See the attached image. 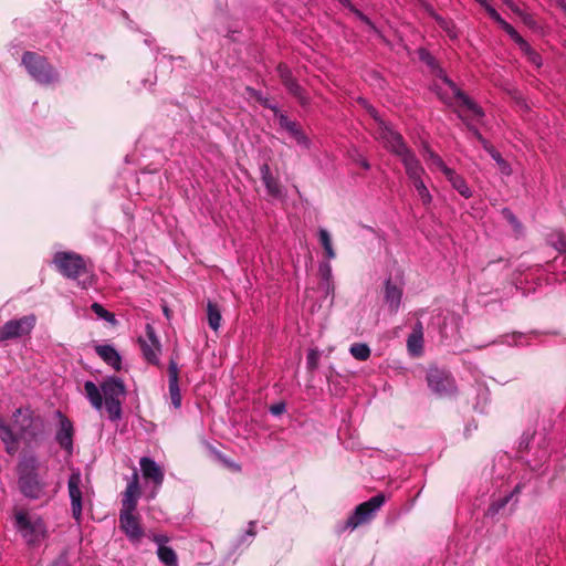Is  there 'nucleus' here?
<instances>
[{"label":"nucleus","mask_w":566,"mask_h":566,"mask_svg":"<svg viewBox=\"0 0 566 566\" xmlns=\"http://www.w3.org/2000/svg\"><path fill=\"white\" fill-rule=\"evenodd\" d=\"M423 158L431 168H437L443 172V175H447V170H451L442 160V158L432 151L430 148L424 147L423 149Z\"/></svg>","instance_id":"393cba45"},{"label":"nucleus","mask_w":566,"mask_h":566,"mask_svg":"<svg viewBox=\"0 0 566 566\" xmlns=\"http://www.w3.org/2000/svg\"><path fill=\"white\" fill-rule=\"evenodd\" d=\"M503 213H504V216L506 217V219H507L512 224H514L516 228H518V227H520V224H518V223H517V221H516V218L512 214V212H511V211H509V210H504V211H503Z\"/></svg>","instance_id":"c03bdc74"},{"label":"nucleus","mask_w":566,"mask_h":566,"mask_svg":"<svg viewBox=\"0 0 566 566\" xmlns=\"http://www.w3.org/2000/svg\"><path fill=\"white\" fill-rule=\"evenodd\" d=\"M96 352L101 356V358L106 361L108 365H111L115 369L120 368V357L118 353L108 345H99L96 346Z\"/></svg>","instance_id":"412c9836"},{"label":"nucleus","mask_w":566,"mask_h":566,"mask_svg":"<svg viewBox=\"0 0 566 566\" xmlns=\"http://www.w3.org/2000/svg\"><path fill=\"white\" fill-rule=\"evenodd\" d=\"M361 166L365 168V169H368L369 168V164L366 161V160H361Z\"/></svg>","instance_id":"49530a36"},{"label":"nucleus","mask_w":566,"mask_h":566,"mask_svg":"<svg viewBox=\"0 0 566 566\" xmlns=\"http://www.w3.org/2000/svg\"><path fill=\"white\" fill-rule=\"evenodd\" d=\"M402 290L392 284L390 281L386 282L385 286V301L388 304L391 313H397L401 303Z\"/></svg>","instance_id":"aec40b11"},{"label":"nucleus","mask_w":566,"mask_h":566,"mask_svg":"<svg viewBox=\"0 0 566 566\" xmlns=\"http://www.w3.org/2000/svg\"><path fill=\"white\" fill-rule=\"evenodd\" d=\"M319 241L325 250L326 256L331 260L335 258V251L332 245V239L327 230L321 229L318 232Z\"/></svg>","instance_id":"7c9ffc66"},{"label":"nucleus","mask_w":566,"mask_h":566,"mask_svg":"<svg viewBox=\"0 0 566 566\" xmlns=\"http://www.w3.org/2000/svg\"><path fill=\"white\" fill-rule=\"evenodd\" d=\"M384 503L385 496L382 494H378L359 504L355 512L347 518L345 528L354 530L357 526L369 522Z\"/></svg>","instance_id":"6e6552de"},{"label":"nucleus","mask_w":566,"mask_h":566,"mask_svg":"<svg viewBox=\"0 0 566 566\" xmlns=\"http://www.w3.org/2000/svg\"><path fill=\"white\" fill-rule=\"evenodd\" d=\"M319 359V353L316 349H311L307 355V365L310 368L314 369L317 366Z\"/></svg>","instance_id":"e433bc0d"},{"label":"nucleus","mask_w":566,"mask_h":566,"mask_svg":"<svg viewBox=\"0 0 566 566\" xmlns=\"http://www.w3.org/2000/svg\"><path fill=\"white\" fill-rule=\"evenodd\" d=\"M440 78L448 86V96H441L447 103L454 102L459 107V115L462 118L473 117L480 118L483 115L482 109L470 99L463 92H461L457 85L449 80L441 70H439Z\"/></svg>","instance_id":"39448f33"},{"label":"nucleus","mask_w":566,"mask_h":566,"mask_svg":"<svg viewBox=\"0 0 566 566\" xmlns=\"http://www.w3.org/2000/svg\"><path fill=\"white\" fill-rule=\"evenodd\" d=\"M408 350L413 356H419L422 353L423 347V337L421 326L418 329H415L412 334L409 335L407 340Z\"/></svg>","instance_id":"b1692460"},{"label":"nucleus","mask_w":566,"mask_h":566,"mask_svg":"<svg viewBox=\"0 0 566 566\" xmlns=\"http://www.w3.org/2000/svg\"><path fill=\"white\" fill-rule=\"evenodd\" d=\"M505 4H507L510 8H513V2L511 0H503Z\"/></svg>","instance_id":"de8ad7c7"},{"label":"nucleus","mask_w":566,"mask_h":566,"mask_svg":"<svg viewBox=\"0 0 566 566\" xmlns=\"http://www.w3.org/2000/svg\"><path fill=\"white\" fill-rule=\"evenodd\" d=\"M361 102L366 106L368 113L378 123V138H380L385 143L386 147H388L391 151L399 156L405 166L406 174L409 177V179L411 181L421 179L422 175L424 174V169L422 168L416 156L406 147L401 136L395 130H392V128L388 124H386L382 119L378 117V114L373 106L367 105L365 101Z\"/></svg>","instance_id":"f257e3e1"},{"label":"nucleus","mask_w":566,"mask_h":566,"mask_svg":"<svg viewBox=\"0 0 566 566\" xmlns=\"http://www.w3.org/2000/svg\"><path fill=\"white\" fill-rule=\"evenodd\" d=\"M270 411L275 416H280L285 411V403H283V402L275 403L270 407Z\"/></svg>","instance_id":"a19ab883"},{"label":"nucleus","mask_w":566,"mask_h":566,"mask_svg":"<svg viewBox=\"0 0 566 566\" xmlns=\"http://www.w3.org/2000/svg\"><path fill=\"white\" fill-rule=\"evenodd\" d=\"M56 440L60 446L67 450L72 451L73 448V427L69 419L62 418L60 422V429L56 433Z\"/></svg>","instance_id":"6ab92c4d"},{"label":"nucleus","mask_w":566,"mask_h":566,"mask_svg":"<svg viewBox=\"0 0 566 566\" xmlns=\"http://www.w3.org/2000/svg\"><path fill=\"white\" fill-rule=\"evenodd\" d=\"M419 56L420 59L426 62L430 67L434 69L437 65H436V60L433 59V56L430 55L429 52L424 51V50H420L419 51Z\"/></svg>","instance_id":"4c0bfd02"},{"label":"nucleus","mask_w":566,"mask_h":566,"mask_svg":"<svg viewBox=\"0 0 566 566\" xmlns=\"http://www.w3.org/2000/svg\"><path fill=\"white\" fill-rule=\"evenodd\" d=\"M84 389L86 397L95 409H102L104 397L109 418L112 420L120 418L122 400L125 398L126 388L119 378L109 377L105 379L101 385V389L93 381H86Z\"/></svg>","instance_id":"f03ea898"},{"label":"nucleus","mask_w":566,"mask_h":566,"mask_svg":"<svg viewBox=\"0 0 566 566\" xmlns=\"http://www.w3.org/2000/svg\"><path fill=\"white\" fill-rule=\"evenodd\" d=\"M139 343L145 358L149 363L157 364L161 346L150 325L146 326V334L139 338Z\"/></svg>","instance_id":"ddd939ff"},{"label":"nucleus","mask_w":566,"mask_h":566,"mask_svg":"<svg viewBox=\"0 0 566 566\" xmlns=\"http://www.w3.org/2000/svg\"><path fill=\"white\" fill-rule=\"evenodd\" d=\"M429 387L440 396L453 392L454 382L449 373L437 367H430L427 373Z\"/></svg>","instance_id":"9b49d317"},{"label":"nucleus","mask_w":566,"mask_h":566,"mask_svg":"<svg viewBox=\"0 0 566 566\" xmlns=\"http://www.w3.org/2000/svg\"><path fill=\"white\" fill-rule=\"evenodd\" d=\"M349 353L358 360H367L370 357V348L364 343L353 344Z\"/></svg>","instance_id":"c756f323"},{"label":"nucleus","mask_w":566,"mask_h":566,"mask_svg":"<svg viewBox=\"0 0 566 566\" xmlns=\"http://www.w3.org/2000/svg\"><path fill=\"white\" fill-rule=\"evenodd\" d=\"M157 555H158V558L166 566H175L177 564V555L174 552V549L168 546L158 547Z\"/></svg>","instance_id":"c85d7f7f"},{"label":"nucleus","mask_w":566,"mask_h":566,"mask_svg":"<svg viewBox=\"0 0 566 566\" xmlns=\"http://www.w3.org/2000/svg\"><path fill=\"white\" fill-rule=\"evenodd\" d=\"M500 25L512 38V40H514L520 45L522 51L530 50L528 43L517 33V31L511 24L503 20V22Z\"/></svg>","instance_id":"cd10ccee"},{"label":"nucleus","mask_w":566,"mask_h":566,"mask_svg":"<svg viewBox=\"0 0 566 566\" xmlns=\"http://www.w3.org/2000/svg\"><path fill=\"white\" fill-rule=\"evenodd\" d=\"M447 179L450 181L452 187L464 198H470L472 196V192L467 185L465 180L455 174L453 169L447 170L446 175Z\"/></svg>","instance_id":"5701e85b"},{"label":"nucleus","mask_w":566,"mask_h":566,"mask_svg":"<svg viewBox=\"0 0 566 566\" xmlns=\"http://www.w3.org/2000/svg\"><path fill=\"white\" fill-rule=\"evenodd\" d=\"M14 517L17 528L28 544H36L45 537L46 528L40 517L22 510L17 511Z\"/></svg>","instance_id":"423d86ee"},{"label":"nucleus","mask_w":566,"mask_h":566,"mask_svg":"<svg viewBox=\"0 0 566 566\" xmlns=\"http://www.w3.org/2000/svg\"><path fill=\"white\" fill-rule=\"evenodd\" d=\"M286 132L296 140L297 144L305 147L308 146L307 137L295 122H293V124L286 128Z\"/></svg>","instance_id":"473e14b6"},{"label":"nucleus","mask_w":566,"mask_h":566,"mask_svg":"<svg viewBox=\"0 0 566 566\" xmlns=\"http://www.w3.org/2000/svg\"><path fill=\"white\" fill-rule=\"evenodd\" d=\"M437 21H438L439 25L448 33V35L451 39L458 38V31L451 22L447 21L446 19H443L441 17H437Z\"/></svg>","instance_id":"c9c22d12"},{"label":"nucleus","mask_w":566,"mask_h":566,"mask_svg":"<svg viewBox=\"0 0 566 566\" xmlns=\"http://www.w3.org/2000/svg\"><path fill=\"white\" fill-rule=\"evenodd\" d=\"M178 376L179 369L178 365L175 360H170L168 367V377H169V395L171 399V403L175 408H179L181 405V395L178 385Z\"/></svg>","instance_id":"f3484780"},{"label":"nucleus","mask_w":566,"mask_h":566,"mask_svg":"<svg viewBox=\"0 0 566 566\" xmlns=\"http://www.w3.org/2000/svg\"><path fill=\"white\" fill-rule=\"evenodd\" d=\"M491 157L496 161L497 164V167L500 169V171L503 174V175H511L512 170H511V167L510 165L501 157L500 153H497L495 149H493L492 147L488 148Z\"/></svg>","instance_id":"72a5a7b5"},{"label":"nucleus","mask_w":566,"mask_h":566,"mask_svg":"<svg viewBox=\"0 0 566 566\" xmlns=\"http://www.w3.org/2000/svg\"><path fill=\"white\" fill-rule=\"evenodd\" d=\"M208 323L213 331H218L221 324V313L218 306L211 302L208 303Z\"/></svg>","instance_id":"bb28decb"},{"label":"nucleus","mask_w":566,"mask_h":566,"mask_svg":"<svg viewBox=\"0 0 566 566\" xmlns=\"http://www.w3.org/2000/svg\"><path fill=\"white\" fill-rule=\"evenodd\" d=\"M140 469L145 479L151 480L156 488H159L164 481V470L153 459L144 457L139 461Z\"/></svg>","instance_id":"dca6fc26"},{"label":"nucleus","mask_w":566,"mask_h":566,"mask_svg":"<svg viewBox=\"0 0 566 566\" xmlns=\"http://www.w3.org/2000/svg\"><path fill=\"white\" fill-rule=\"evenodd\" d=\"M92 311L101 318H104L107 322L115 323V316L106 311L101 304L93 303Z\"/></svg>","instance_id":"f704fd0d"},{"label":"nucleus","mask_w":566,"mask_h":566,"mask_svg":"<svg viewBox=\"0 0 566 566\" xmlns=\"http://www.w3.org/2000/svg\"><path fill=\"white\" fill-rule=\"evenodd\" d=\"M22 62L30 75L40 83L48 84L57 78V74L48 64L45 59L35 53L27 52L23 55Z\"/></svg>","instance_id":"0eeeda50"},{"label":"nucleus","mask_w":566,"mask_h":566,"mask_svg":"<svg viewBox=\"0 0 566 566\" xmlns=\"http://www.w3.org/2000/svg\"><path fill=\"white\" fill-rule=\"evenodd\" d=\"M525 54H527L530 61L535 64L536 66H539L542 64L539 55L534 52L531 48L528 51H523Z\"/></svg>","instance_id":"ea45409f"},{"label":"nucleus","mask_w":566,"mask_h":566,"mask_svg":"<svg viewBox=\"0 0 566 566\" xmlns=\"http://www.w3.org/2000/svg\"><path fill=\"white\" fill-rule=\"evenodd\" d=\"M481 4L485 7L488 13L494 21H496L499 24H501L503 22V19L501 18V15L496 12V10L494 8L490 7L485 1H484V3H481Z\"/></svg>","instance_id":"58836bf2"},{"label":"nucleus","mask_w":566,"mask_h":566,"mask_svg":"<svg viewBox=\"0 0 566 566\" xmlns=\"http://www.w3.org/2000/svg\"><path fill=\"white\" fill-rule=\"evenodd\" d=\"M319 275L323 281V287L326 292V294L333 293L334 291V284L332 281V266L329 263L325 262L319 265Z\"/></svg>","instance_id":"a878e982"},{"label":"nucleus","mask_w":566,"mask_h":566,"mask_svg":"<svg viewBox=\"0 0 566 566\" xmlns=\"http://www.w3.org/2000/svg\"><path fill=\"white\" fill-rule=\"evenodd\" d=\"M279 73L289 92L295 95L302 103H304L302 90L300 85L291 77L289 69L286 66H279Z\"/></svg>","instance_id":"4be33fe9"},{"label":"nucleus","mask_w":566,"mask_h":566,"mask_svg":"<svg viewBox=\"0 0 566 566\" xmlns=\"http://www.w3.org/2000/svg\"><path fill=\"white\" fill-rule=\"evenodd\" d=\"M412 184H413V187L416 188L418 196H419L420 200L422 201V203L424 206L430 205L432 201V197H431L427 186L422 181V178L412 181Z\"/></svg>","instance_id":"2f4dec72"},{"label":"nucleus","mask_w":566,"mask_h":566,"mask_svg":"<svg viewBox=\"0 0 566 566\" xmlns=\"http://www.w3.org/2000/svg\"><path fill=\"white\" fill-rule=\"evenodd\" d=\"M140 495L139 479L135 471L123 494L120 512H134Z\"/></svg>","instance_id":"2eb2a0df"},{"label":"nucleus","mask_w":566,"mask_h":566,"mask_svg":"<svg viewBox=\"0 0 566 566\" xmlns=\"http://www.w3.org/2000/svg\"><path fill=\"white\" fill-rule=\"evenodd\" d=\"M35 325L33 315L23 316L19 319H11L0 327V343L15 339L31 333Z\"/></svg>","instance_id":"9d476101"},{"label":"nucleus","mask_w":566,"mask_h":566,"mask_svg":"<svg viewBox=\"0 0 566 566\" xmlns=\"http://www.w3.org/2000/svg\"><path fill=\"white\" fill-rule=\"evenodd\" d=\"M119 526L127 537L134 543L139 542L144 536V532L139 525L138 518L134 515V512H120Z\"/></svg>","instance_id":"4468645a"},{"label":"nucleus","mask_w":566,"mask_h":566,"mask_svg":"<svg viewBox=\"0 0 566 566\" xmlns=\"http://www.w3.org/2000/svg\"><path fill=\"white\" fill-rule=\"evenodd\" d=\"M338 1H339L342 4H344V6H349V4H350L349 0H338Z\"/></svg>","instance_id":"09e8293b"},{"label":"nucleus","mask_w":566,"mask_h":566,"mask_svg":"<svg viewBox=\"0 0 566 566\" xmlns=\"http://www.w3.org/2000/svg\"><path fill=\"white\" fill-rule=\"evenodd\" d=\"M153 541L158 545V547L166 546L165 543L168 542V537L166 535H154Z\"/></svg>","instance_id":"79ce46f5"},{"label":"nucleus","mask_w":566,"mask_h":566,"mask_svg":"<svg viewBox=\"0 0 566 566\" xmlns=\"http://www.w3.org/2000/svg\"><path fill=\"white\" fill-rule=\"evenodd\" d=\"M279 123H280V126L286 130V128H289V126H291V124H293L292 120H290L286 116L284 115H280L279 117Z\"/></svg>","instance_id":"37998d69"},{"label":"nucleus","mask_w":566,"mask_h":566,"mask_svg":"<svg viewBox=\"0 0 566 566\" xmlns=\"http://www.w3.org/2000/svg\"><path fill=\"white\" fill-rule=\"evenodd\" d=\"M41 421L33 417L29 408H19L13 413L12 428L0 416V439L10 454L19 450V439L33 438L39 431Z\"/></svg>","instance_id":"7ed1b4c3"},{"label":"nucleus","mask_w":566,"mask_h":566,"mask_svg":"<svg viewBox=\"0 0 566 566\" xmlns=\"http://www.w3.org/2000/svg\"><path fill=\"white\" fill-rule=\"evenodd\" d=\"M165 314L168 316L169 314V311L167 308H165Z\"/></svg>","instance_id":"8fccbe9b"},{"label":"nucleus","mask_w":566,"mask_h":566,"mask_svg":"<svg viewBox=\"0 0 566 566\" xmlns=\"http://www.w3.org/2000/svg\"><path fill=\"white\" fill-rule=\"evenodd\" d=\"M262 181L266 188L268 195L273 198H282L283 189L279 180L272 175L270 166L263 164L260 168Z\"/></svg>","instance_id":"a211bd4d"},{"label":"nucleus","mask_w":566,"mask_h":566,"mask_svg":"<svg viewBox=\"0 0 566 566\" xmlns=\"http://www.w3.org/2000/svg\"><path fill=\"white\" fill-rule=\"evenodd\" d=\"M507 501H509V496H506L501 503L495 504L496 505L495 512L499 511L501 507H503L507 503ZM495 512H492V513L494 514Z\"/></svg>","instance_id":"a18cd8bd"},{"label":"nucleus","mask_w":566,"mask_h":566,"mask_svg":"<svg viewBox=\"0 0 566 566\" xmlns=\"http://www.w3.org/2000/svg\"><path fill=\"white\" fill-rule=\"evenodd\" d=\"M18 485L21 493L31 500L49 499L48 483L39 473V464L34 457H24L18 467Z\"/></svg>","instance_id":"20e7f679"},{"label":"nucleus","mask_w":566,"mask_h":566,"mask_svg":"<svg viewBox=\"0 0 566 566\" xmlns=\"http://www.w3.org/2000/svg\"><path fill=\"white\" fill-rule=\"evenodd\" d=\"M54 263L59 271L69 279H76L86 272L85 261L73 252H57Z\"/></svg>","instance_id":"1a4fd4ad"},{"label":"nucleus","mask_w":566,"mask_h":566,"mask_svg":"<svg viewBox=\"0 0 566 566\" xmlns=\"http://www.w3.org/2000/svg\"><path fill=\"white\" fill-rule=\"evenodd\" d=\"M82 476L80 471H73L69 478L67 488L71 499V507L73 517L80 522L82 516Z\"/></svg>","instance_id":"f8f14e48"}]
</instances>
